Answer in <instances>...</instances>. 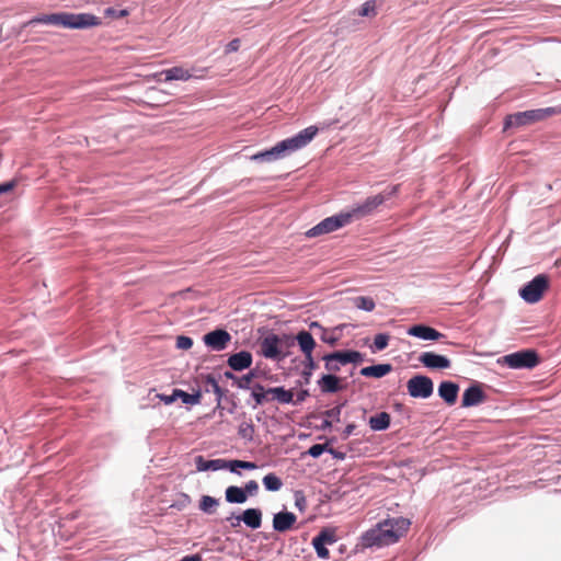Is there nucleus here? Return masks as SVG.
<instances>
[{"mask_svg": "<svg viewBox=\"0 0 561 561\" xmlns=\"http://www.w3.org/2000/svg\"><path fill=\"white\" fill-rule=\"evenodd\" d=\"M410 520L407 518H390L378 523L362 536L365 548H381L397 542L409 529Z\"/></svg>", "mask_w": 561, "mask_h": 561, "instance_id": "nucleus-1", "label": "nucleus"}, {"mask_svg": "<svg viewBox=\"0 0 561 561\" xmlns=\"http://www.w3.org/2000/svg\"><path fill=\"white\" fill-rule=\"evenodd\" d=\"M50 24L65 28H89L101 24L100 18L90 13L60 12L43 14L32 19L28 24Z\"/></svg>", "mask_w": 561, "mask_h": 561, "instance_id": "nucleus-2", "label": "nucleus"}, {"mask_svg": "<svg viewBox=\"0 0 561 561\" xmlns=\"http://www.w3.org/2000/svg\"><path fill=\"white\" fill-rule=\"evenodd\" d=\"M560 112L561 108L559 107H546L514 113L505 118L504 129L530 126L546 121Z\"/></svg>", "mask_w": 561, "mask_h": 561, "instance_id": "nucleus-3", "label": "nucleus"}, {"mask_svg": "<svg viewBox=\"0 0 561 561\" xmlns=\"http://www.w3.org/2000/svg\"><path fill=\"white\" fill-rule=\"evenodd\" d=\"M354 218V213L343 211L335 216L328 217L319 222L317 226L307 231L308 237H317L320 234L329 233L348 225Z\"/></svg>", "mask_w": 561, "mask_h": 561, "instance_id": "nucleus-4", "label": "nucleus"}, {"mask_svg": "<svg viewBox=\"0 0 561 561\" xmlns=\"http://www.w3.org/2000/svg\"><path fill=\"white\" fill-rule=\"evenodd\" d=\"M306 142H278L270 150L251 156V159L260 162H272L284 158L286 154L299 150Z\"/></svg>", "mask_w": 561, "mask_h": 561, "instance_id": "nucleus-5", "label": "nucleus"}, {"mask_svg": "<svg viewBox=\"0 0 561 561\" xmlns=\"http://www.w3.org/2000/svg\"><path fill=\"white\" fill-rule=\"evenodd\" d=\"M548 288V278L545 275H537L533 280L519 289V296L528 304L539 301L543 291Z\"/></svg>", "mask_w": 561, "mask_h": 561, "instance_id": "nucleus-6", "label": "nucleus"}, {"mask_svg": "<svg viewBox=\"0 0 561 561\" xmlns=\"http://www.w3.org/2000/svg\"><path fill=\"white\" fill-rule=\"evenodd\" d=\"M497 363L506 365L510 368L520 369L535 367L538 363V359L534 352L524 351L505 355L499 358Z\"/></svg>", "mask_w": 561, "mask_h": 561, "instance_id": "nucleus-7", "label": "nucleus"}, {"mask_svg": "<svg viewBox=\"0 0 561 561\" xmlns=\"http://www.w3.org/2000/svg\"><path fill=\"white\" fill-rule=\"evenodd\" d=\"M260 347L262 355L266 358L282 359L286 356L283 339L276 334L266 335L262 340Z\"/></svg>", "mask_w": 561, "mask_h": 561, "instance_id": "nucleus-8", "label": "nucleus"}, {"mask_svg": "<svg viewBox=\"0 0 561 561\" xmlns=\"http://www.w3.org/2000/svg\"><path fill=\"white\" fill-rule=\"evenodd\" d=\"M409 394L413 398H428L433 393V381L426 376H414L408 381Z\"/></svg>", "mask_w": 561, "mask_h": 561, "instance_id": "nucleus-9", "label": "nucleus"}, {"mask_svg": "<svg viewBox=\"0 0 561 561\" xmlns=\"http://www.w3.org/2000/svg\"><path fill=\"white\" fill-rule=\"evenodd\" d=\"M227 520H231L232 527H238L243 522L248 527L257 529L262 524V512L259 508H248L241 516L228 517Z\"/></svg>", "mask_w": 561, "mask_h": 561, "instance_id": "nucleus-10", "label": "nucleus"}, {"mask_svg": "<svg viewBox=\"0 0 561 561\" xmlns=\"http://www.w3.org/2000/svg\"><path fill=\"white\" fill-rule=\"evenodd\" d=\"M204 343L213 351H224L231 341V335L222 329L214 330L203 337Z\"/></svg>", "mask_w": 561, "mask_h": 561, "instance_id": "nucleus-11", "label": "nucleus"}, {"mask_svg": "<svg viewBox=\"0 0 561 561\" xmlns=\"http://www.w3.org/2000/svg\"><path fill=\"white\" fill-rule=\"evenodd\" d=\"M419 360L431 369H446L450 367V360L446 356L433 352L422 353Z\"/></svg>", "mask_w": 561, "mask_h": 561, "instance_id": "nucleus-12", "label": "nucleus"}, {"mask_svg": "<svg viewBox=\"0 0 561 561\" xmlns=\"http://www.w3.org/2000/svg\"><path fill=\"white\" fill-rule=\"evenodd\" d=\"M296 515L290 512H280L273 517V528L276 531L285 533L289 530L296 523Z\"/></svg>", "mask_w": 561, "mask_h": 561, "instance_id": "nucleus-13", "label": "nucleus"}, {"mask_svg": "<svg viewBox=\"0 0 561 561\" xmlns=\"http://www.w3.org/2000/svg\"><path fill=\"white\" fill-rule=\"evenodd\" d=\"M408 334L425 341H435L443 336L442 333H439L435 329L423 324L411 327L408 330Z\"/></svg>", "mask_w": 561, "mask_h": 561, "instance_id": "nucleus-14", "label": "nucleus"}, {"mask_svg": "<svg viewBox=\"0 0 561 561\" xmlns=\"http://www.w3.org/2000/svg\"><path fill=\"white\" fill-rule=\"evenodd\" d=\"M195 465L197 471H217L221 469H228V460L225 459H213L206 460L203 456L195 457Z\"/></svg>", "mask_w": 561, "mask_h": 561, "instance_id": "nucleus-15", "label": "nucleus"}, {"mask_svg": "<svg viewBox=\"0 0 561 561\" xmlns=\"http://www.w3.org/2000/svg\"><path fill=\"white\" fill-rule=\"evenodd\" d=\"M484 401V393L479 386H471L462 394V407H474Z\"/></svg>", "mask_w": 561, "mask_h": 561, "instance_id": "nucleus-16", "label": "nucleus"}, {"mask_svg": "<svg viewBox=\"0 0 561 561\" xmlns=\"http://www.w3.org/2000/svg\"><path fill=\"white\" fill-rule=\"evenodd\" d=\"M385 199H386V196L383 194H379V195L369 197L366 199V202L363 205L353 208L351 210V213H354V218H358L360 216L368 214L377 206L381 205Z\"/></svg>", "mask_w": 561, "mask_h": 561, "instance_id": "nucleus-17", "label": "nucleus"}, {"mask_svg": "<svg viewBox=\"0 0 561 561\" xmlns=\"http://www.w3.org/2000/svg\"><path fill=\"white\" fill-rule=\"evenodd\" d=\"M252 364V355L247 351L233 354L228 359V365L237 371L243 370L250 367Z\"/></svg>", "mask_w": 561, "mask_h": 561, "instance_id": "nucleus-18", "label": "nucleus"}, {"mask_svg": "<svg viewBox=\"0 0 561 561\" xmlns=\"http://www.w3.org/2000/svg\"><path fill=\"white\" fill-rule=\"evenodd\" d=\"M459 387L451 381H443L438 387V394L448 404H454L457 400Z\"/></svg>", "mask_w": 561, "mask_h": 561, "instance_id": "nucleus-19", "label": "nucleus"}, {"mask_svg": "<svg viewBox=\"0 0 561 561\" xmlns=\"http://www.w3.org/2000/svg\"><path fill=\"white\" fill-rule=\"evenodd\" d=\"M296 341L305 357H309V355H312V352L316 346V341L309 332L300 331L296 335Z\"/></svg>", "mask_w": 561, "mask_h": 561, "instance_id": "nucleus-20", "label": "nucleus"}, {"mask_svg": "<svg viewBox=\"0 0 561 561\" xmlns=\"http://www.w3.org/2000/svg\"><path fill=\"white\" fill-rule=\"evenodd\" d=\"M159 77L164 76V81H172V80H181V81H187L192 78V73L190 70L184 69L183 67H173L170 69H165L161 71Z\"/></svg>", "mask_w": 561, "mask_h": 561, "instance_id": "nucleus-21", "label": "nucleus"}, {"mask_svg": "<svg viewBox=\"0 0 561 561\" xmlns=\"http://www.w3.org/2000/svg\"><path fill=\"white\" fill-rule=\"evenodd\" d=\"M392 369L390 364H378L362 368L360 375L365 377L381 378Z\"/></svg>", "mask_w": 561, "mask_h": 561, "instance_id": "nucleus-22", "label": "nucleus"}, {"mask_svg": "<svg viewBox=\"0 0 561 561\" xmlns=\"http://www.w3.org/2000/svg\"><path fill=\"white\" fill-rule=\"evenodd\" d=\"M329 356L334 359L340 365H345L348 363H357L362 360V354L356 351H350V352H335L332 354H329Z\"/></svg>", "mask_w": 561, "mask_h": 561, "instance_id": "nucleus-23", "label": "nucleus"}, {"mask_svg": "<svg viewBox=\"0 0 561 561\" xmlns=\"http://www.w3.org/2000/svg\"><path fill=\"white\" fill-rule=\"evenodd\" d=\"M226 501L229 503L243 504L247 502L245 490L239 486H228L225 492Z\"/></svg>", "mask_w": 561, "mask_h": 561, "instance_id": "nucleus-24", "label": "nucleus"}, {"mask_svg": "<svg viewBox=\"0 0 561 561\" xmlns=\"http://www.w3.org/2000/svg\"><path fill=\"white\" fill-rule=\"evenodd\" d=\"M266 393L271 394L272 399L279 403H290L294 400V393L283 387L270 388L266 390Z\"/></svg>", "mask_w": 561, "mask_h": 561, "instance_id": "nucleus-25", "label": "nucleus"}, {"mask_svg": "<svg viewBox=\"0 0 561 561\" xmlns=\"http://www.w3.org/2000/svg\"><path fill=\"white\" fill-rule=\"evenodd\" d=\"M390 425V415L387 412H380L369 419V426L373 431H385Z\"/></svg>", "mask_w": 561, "mask_h": 561, "instance_id": "nucleus-26", "label": "nucleus"}, {"mask_svg": "<svg viewBox=\"0 0 561 561\" xmlns=\"http://www.w3.org/2000/svg\"><path fill=\"white\" fill-rule=\"evenodd\" d=\"M340 379L334 375H324L319 380V386L323 392H336L340 390Z\"/></svg>", "mask_w": 561, "mask_h": 561, "instance_id": "nucleus-27", "label": "nucleus"}, {"mask_svg": "<svg viewBox=\"0 0 561 561\" xmlns=\"http://www.w3.org/2000/svg\"><path fill=\"white\" fill-rule=\"evenodd\" d=\"M352 301L356 308L367 312L373 311L376 307L374 299L366 296L354 297Z\"/></svg>", "mask_w": 561, "mask_h": 561, "instance_id": "nucleus-28", "label": "nucleus"}, {"mask_svg": "<svg viewBox=\"0 0 561 561\" xmlns=\"http://www.w3.org/2000/svg\"><path fill=\"white\" fill-rule=\"evenodd\" d=\"M263 484L267 491L276 492L280 490L283 482L274 473H268L263 478Z\"/></svg>", "mask_w": 561, "mask_h": 561, "instance_id": "nucleus-29", "label": "nucleus"}, {"mask_svg": "<svg viewBox=\"0 0 561 561\" xmlns=\"http://www.w3.org/2000/svg\"><path fill=\"white\" fill-rule=\"evenodd\" d=\"M218 505L219 501L209 495H203L199 502V508L207 514L214 513Z\"/></svg>", "mask_w": 561, "mask_h": 561, "instance_id": "nucleus-30", "label": "nucleus"}, {"mask_svg": "<svg viewBox=\"0 0 561 561\" xmlns=\"http://www.w3.org/2000/svg\"><path fill=\"white\" fill-rule=\"evenodd\" d=\"M178 399H181L185 404H198L201 402V393H187L181 389H176Z\"/></svg>", "mask_w": 561, "mask_h": 561, "instance_id": "nucleus-31", "label": "nucleus"}, {"mask_svg": "<svg viewBox=\"0 0 561 561\" xmlns=\"http://www.w3.org/2000/svg\"><path fill=\"white\" fill-rule=\"evenodd\" d=\"M228 469L231 471V472H237V470L240 468V469H248V470H253V469H256V465L254 462H250V461H243V460H228Z\"/></svg>", "mask_w": 561, "mask_h": 561, "instance_id": "nucleus-32", "label": "nucleus"}, {"mask_svg": "<svg viewBox=\"0 0 561 561\" xmlns=\"http://www.w3.org/2000/svg\"><path fill=\"white\" fill-rule=\"evenodd\" d=\"M317 133L318 127L309 126L302 129L300 133H298L295 137L289 138L288 140H312V138L316 137Z\"/></svg>", "mask_w": 561, "mask_h": 561, "instance_id": "nucleus-33", "label": "nucleus"}, {"mask_svg": "<svg viewBox=\"0 0 561 561\" xmlns=\"http://www.w3.org/2000/svg\"><path fill=\"white\" fill-rule=\"evenodd\" d=\"M319 541L325 545H333L336 541V536L334 530L324 529L318 536H316Z\"/></svg>", "mask_w": 561, "mask_h": 561, "instance_id": "nucleus-34", "label": "nucleus"}, {"mask_svg": "<svg viewBox=\"0 0 561 561\" xmlns=\"http://www.w3.org/2000/svg\"><path fill=\"white\" fill-rule=\"evenodd\" d=\"M312 546H313L319 558H321V559L329 558V550L325 548V546H327L325 543H322L317 538H313Z\"/></svg>", "mask_w": 561, "mask_h": 561, "instance_id": "nucleus-35", "label": "nucleus"}, {"mask_svg": "<svg viewBox=\"0 0 561 561\" xmlns=\"http://www.w3.org/2000/svg\"><path fill=\"white\" fill-rule=\"evenodd\" d=\"M389 335L380 333L375 336L374 346L376 351H382L388 346Z\"/></svg>", "mask_w": 561, "mask_h": 561, "instance_id": "nucleus-36", "label": "nucleus"}, {"mask_svg": "<svg viewBox=\"0 0 561 561\" xmlns=\"http://www.w3.org/2000/svg\"><path fill=\"white\" fill-rule=\"evenodd\" d=\"M316 367H317V364H316L312 355H309V357H305L304 375L306 378H309L311 376V374L316 369Z\"/></svg>", "mask_w": 561, "mask_h": 561, "instance_id": "nucleus-37", "label": "nucleus"}, {"mask_svg": "<svg viewBox=\"0 0 561 561\" xmlns=\"http://www.w3.org/2000/svg\"><path fill=\"white\" fill-rule=\"evenodd\" d=\"M335 330L336 329L333 331L323 330V332L320 334L321 340L330 345H335L339 340V335L334 333Z\"/></svg>", "mask_w": 561, "mask_h": 561, "instance_id": "nucleus-38", "label": "nucleus"}, {"mask_svg": "<svg viewBox=\"0 0 561 561\" xmlns=\"http://www.w3.org/2000/svg\"><path fill=\"white\" fill-rule=\"evenodd\" d=\"M193 345V340L185 335H180L176 337V347L179 350H190Z\"/></svg>", "mask_w": 561, "mask_h": 561, "instance_id": "nucleus-39", "label": "nucleus"}, {"mask_svg": "<svg viewBox=\"0 0 561 561\" xmlns=\"http://www.w3.org/2000/svg\"><path fill=\"white\" fill-rule=\"evenodd\" d=\"M375 14H376V9H375V3L373 1L365 2L359 10V15H362V16H369V15H375Z\"/></svg>", "mask_w": 561, "mask_h": 561, "instance_id": "nucleus-40", "label": "nucleus"}, {"mask_svg": "<svg viewBox=\"0 0 561 561\" xmlns=\"http://www.w3.org/2000/svg\"><path fill=\"white\" fill-rule=\"evenodd\" d=\"M239 434L243 438L251 439L252 435H253V426L250 423H248V422H243L239 426Z\"/></svg>", "mask_w": 561, "mask_h": 561, "instance_id": "nucleus-41", "label": "nucleus"}, {"mask_svg": "<svg viewBox=\"0 0 561 561\" xmlns=\"http://www.w3.org/2000/svg\"><path fill=\"white\" fill-rule=\"evenodd\" d=\"M325 362V368L329 371H337L340 369V364L332 359L329 355L323 357Z\"/></svg>", "mask_w": 561, "mask_h": 561, "instance_id": "nucleus-42", "label": "nucleus"}, {"mask_svg": "<svg viewBox=\"0 0 561 561\" xmlns=\"http://www.w3.org/2000/svg\"><path fill=\"white\" fill-rule=\"evenodd\" d=\"M324 449H325L324 445L316 444L309 448L308 453L311 457L318 458L323 454Z\"/></svg>", "mask_w": 561, "mask_h": 561, "instance_id": "nucleus-43", "label": "nucleus"}, {"mask_svg": "<svg viewBox=\"0 0 561 561\" xmlns=\"http://www.w3.org/2000/svg\"><path fill=\"white\" fill-rule=\"evenodd\" d=\"M257 489H259V484L256 481L254 480H251L249 482H247L243 490H245V493H247V496L250 494V495H253L257 492Z\"/></svg>", "mask_w": 561, "mask_h": 561, "instance_id": "nucleus-44", "label": "nucleus"}, {"mask_svg": "<svg viewBox=\"0 0 561 561\" xmlns=\"http://www.w3.org/2000/svg\"><path fill=\"white\" fill-rule=\"evenodd\" d=\"M162 402H164L165 404H171L173 403L175 400H178V394H176V389L173 390L172 394L170 396H167V394H158L157 396Z\"/></svg>", "mask_w": 561, "mask_h": 561, "instance_id": "nucleus-45", "label": "nucleus"}, {"mask_svg": "<svg viewBox=\"0 0 561 561\" xmlns=\"http://www.w3.org/2000/svg\"><path fill=\"white\" fill-rule=\"evenodd\" d=\"M341 415V407H335L333 409H330L325 412L327 419H330L332 421H337Z\"/></svg>", "mask_w": 561, "mask_h": 561, "instance_id": "nucleus-46", "label": "nucleus"}, {"mask_svg": "<svg viewBox=\"0 0 561 561\" xmlns=\"http://www.w3.org/2000/svg\"><path fill=\"white\" fill-rule=\"evenodd\" d=\"M252 378H253V374H248V375H244L243 377H241L239 380H238V387L239 388H248L249 385L251 383L252 381Z\"/></svg>", "mask_w": 561, "mask_h": 561, "instance_id": "nucleus-47", "label": "nucleus"}, {"mask_svg": "<svg viewBox=\"0 0 561 561\" xmlns=\"http://www.w3.org/2000/svg\"><path fill=\"white\" fill-rule=\"evenodd\" d=\"M240 47V39L238 38H234L232 41H230L227 46H226V53H233V51H237Z\"/></svg>", "mask_w": 561, "mask_h": 561, "instance_id": "nucleus-48", "label": "nucleus"}, {"mask_svg": "<svg viewBox=\"0 0 561 561\" xmlns=\"http://www.w3.org/2000/svg\"><path fill=\"white\" fill-rule=\"evenodd\" d=\"M295 503H296V506L302 511L304 507H305V504H306V499L305 496L300 493V492H297L295 494Z\"/></svg>", "mask_w": 561, "mask_h": 561, "instance_id": "nucleus-49", "label": "nucleus"}, {"mask_svg": "<svg viewBox=\"0 0 561 561\" xmlns=\"http://www.w3.org/2000/svg\"><path fill=\"white\" fill-rule=\"evenodd\" d=\"M266 394H267L266 392H262V391L261 392H259V391L252 392V397L254 398V400L257 404H261L265 400Z\"/></svg>", "mask_w": 561, "mask_h": 561, "instance_id": "nucleus-50", "label": "nucleus"}, {"mask_svg": "<svg viewBox=\"0 0 561 561\" xmlns=\"http://www.w3.org/2000/svg\"><path fill=\"white\" fill-rule=\"evenodd\" d=\"M13 186H14L13 182H7L3 184H0V195L11 191L13 188Z\"/></svg>", "mask_w": 561, "mask_h": 561, "instance_id": "nucleus-51", "label": "nucleus"}, {"mask_svg": "<svg viewBox=\"0 0 561 561\" xmlns=\"http://www.w3.org/2000/svg\"><path fill=\"white\" fill-rule=\"evenodd\" d=\"M310 329L318 330L320 332V334L323 332V330H325L319 322H316V321L310 323Z\"/></svg>", "mask_w": 561, "mask_h": 561, "instance_id": "nucleus-52", "label": "nucleus"}, {"mask_svg": "<svg viewBox=\"0 0 561 561\" xmlns=\"http://www.w3.org/2000/svg\"><path fill=\"white\" fill-rule=\"evenodd\" d=\"M180 561H203V560L198 554H193V556H186L183 559H181Z\"/></svg>", "mask_w": 561, "mask_h": 561, "instance_id": "nucleus-53", "label": "nucleus"}, {"mask_svg": "<svg viewBox=\"0 0 561 561\" xmlns=\"http://www.w3.org/2000/svg\"><path fill=\"white\" fill-rule=\"evenodd\" d=\"M306 396H307V391H301V392L299 393L298 398H297V402H301V401H304V400H305V398H306Z\"/></svg>", "mask_w": 561, "mask_h": 561, "instance_id": "nucleus-54", "label": "nucleus"}, {"mask_svg": "<svg viewBox=\"0 0 561 561\" xmlns=\"http://www.w3.org/2000/svg\"><path fill=\"white\" fill-rule=\"evenodd\" d=\"M355 426L354 425H348L345 430V433L346 435H350L353 431H354Z\"/></svg>", "mask_w": 561, "mask_h": 561, "instance_id": "nucleus-55", "label": "nucleus"}, {"mask_svg": "<svg viewBox=\"0 0 561 561\" xmlns=\"http://www.w3.org/2000/svg\"><path fill=\"white\" fill-rule=\"evenodd\" d=\"M397 192V186H393L391 191L387 194V196L393 195Z\"/></svg>", "mask_w": 561, "mask_h": 561, "instance_id": "nucleus-56", "label": "nucleus"}, {"mask_svg": "<svg viewBox=\"0 0 561 561\" xmlns=\"http://www.w3.org/2000/svg\"><path fill=\"white\" fill-rule=\"evenodd\" d=\"M126 15H128V11H127V10H122V11L119 12V16H121V18L126 16Z\"/></svg>", "mask_w": 561, "mask_h": 561, "instance_id": "nucleus-57", "label": "nucleus"}]
</instances>
